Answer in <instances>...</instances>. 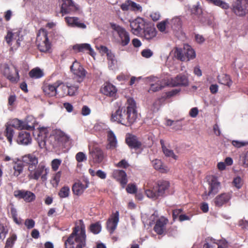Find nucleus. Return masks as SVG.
I'll use <instances>...</instances> for the list:
<instances>
[{
    "mask_svg": "<svg viewBox=\"0 0 248 248\" xmlns=\"http://www.w3.org/2000/svg\"><path fill=\"white\" fill-rule=\"evenodd\" d=\"M128 106L125 108L120 107L114 113H112L111 120L117 122L125 126H128L133 124L137 118L136 110V104L134 100H127Z\"/></svg>",
    "mask_w": 248,
    "mask_h": 248,
    "instance_id": "nucleus-1",
    "label": "nucleus"
},
{
    "mask_svg": "<svg viewBox=\"0 0 248 248\" xmlns=\"http://www.w3.org/2000/svg\"><path fill=\"white\" fill-rule=\"evenodd\" d=\"M86 234L83 221L78 220L75 222L72 232L64 242L65 248H84L86 246Z\"/></svg>",
    "mask_w": 248,
    "mask_h": 248,
    "instance_id": "nucleus-2",
    "label": "nucleus"
},
{
    "mask_svg": "<svg viewBox=\"0 0 248 248\" xmlns=\"http://www.w3.org/2000/svg\"><path fill=\"white\" fill-rule=\"evenodd\" d=\"M170 186V182L166 180H159L155 186L145 191L146 196L154 200L164 197Z\"/></svg>",
    "mask_w": 248,
    "mask_h": 248,
    "instance_id": "nucleus-3",
    "label": "nucleus"
},
{
    "mask_svg": "<svg viewBox=\"0 0 248 248\" xmlns=\"http://www.w3.org/2000/svg\"><path fill=\"white\" fill-rule=\"evenodd\" d=\"M36 44L38 49L43 52H47L51 48V43L48 40L47 32L45 29H40L37 34Z\"/></svg>",
    "mask_w": 248,
    "mask_h": 248,
    "instance_id": "nucleus-4",
    "label": "nucleus"
},
{
    "mask_svg": "<svg viewBox=\"0 0 248 248\" xmlns=\"http://www.w3.org/2000/svg\"><path fill=\"white\" fill-rule=\"evenodd\" d=\"M208 184L209 185L208 192L205 191L202 194V197L203 200H206L208 197L210 195H215L218 191L220 187V183L218 181L217 178L215 175H210L207 178Z\"/></svg>",
    "mask_w": 248,
    "mask_h": 248,
    "instance_id": "nucleus-5",
    "label": "nucleus"
},
{
    "mask_svg": "<svg viewBox=\"0 0 248 248\" xmlns=\"http://www.w3.org/2000/svg\"><path fill=\"white\" fill-rule=\"evenodd\" d=\"M28 177L30 179H34L38 180L40 177L43 181L47 179V174L48 170L46 166L42 164H40L32 169V170H29Z\"/></svg>",
    "mask_w": 248,
    "mask_h": 248,
    "instance_id": "nucleus-6",
    "label": "nucleus"
},
{
    "mask_svg": "<svg viewBox=\"0 0 248 248\" xmlns=\"http://www.w3.org/2000/svg\"><path fill=\"white\" fill-rule=\"evenodd\" d=\"M70 70L74 75V78L79 83L83 80L87 73L83 67L77 61L73 62L70 66Z\"/></svg>",
    "mask_w": 248,
    "mask_h": 248,
    "instance_id": "nucleus-7",
    "label": "nucleus"
},
{
    "mask_svg": "<svg viewBox=\"0 0 248 248\" xmlns=\"http://www.w3.org/2000/svg\"><path fill=\"white\" fill-rule=\"evenodd\" d=\"M132 32L137 36L140 35L146 27L145 21L143 18L138 17L130 21V24Z\"/></svg>",
    "mask_w": 248,
    "mask_h": 248,
    "instance_id": "nucleus-8",
    "label": "nucleus"
},
{
    "mask_svg": "<svg viewBox=\"0 0 248 248\" xmlns=\"http://www.w3.org/2000/svg\"><path fill=\"white\" fill-rule=\"evenodd\" d=\"M63 84L61 80H57L52 84L45 83L42 88L45 94L48 97L55 96L57 94V89Z\"/></svg>",
    "mask_w": 248,
    "mask_h": 248,
    "instance_id": "nucleus-9",
    "label": "nucleus"
},
{
    "mask_svg": "<svg viewBox=\"0 0 248 248\" xmlns=\"http://www.w3.org/2000/svg\"><path fill=\"white\" fill-rule=\"evenodd\" d=\"M189 81L187 77L182 74H179L174 78L169 79L166 82L167 86L171 87L187 86Z\"/></svg>",
    "mask_w": 248,
    "mask_h": 248,
    "instance_id": "nucleus-10",
    "label": "nucleus"
},
{
    "mask_svg": "<svg viewBox=\"0 0 248 248\" xmlns=\"http://www.w3.org/2000/svg\"><path fill=\"white\" fill-rule=\"evenodd\" d=\"M62 1L61 12L62 14L75 13L79 10L78 5L72 0H62Z\"/></svg>",
    "mask_w": 248,
    "mask_h": 248,
    "instance_id": "nucleus-11",
    "label": "nucleus"
},
{
    "mask_svg": "<svg viewBox=\"0 0 248 248\" xmlns=\"http://www.w3.org/2000/svg\"><path fill=\"white\" fill-rule=\"evenodd\" d=\"M119 221L118 211L112 213L106 222V228L110 234H112L115 231Z\"/></svg>",
    "mask_w": 248,
    "mask_h": 248,
    "instance_id": "nucleus-12",
    "label": "nucleus"
},
{
    "mask_svg": "<svg viewBox=\"0 0 248 248\" xmlns=\"http://www.w3.org/2000/svg\"><path fill=\"white\" fill-rule=\"evenodd\" d=\"M89 153L94 163H101L106 157L103 151L99 147H93L92 149H90Z\"/></svg>",
    "mask_w": 248,
    "mask_h": 248,
    "instance_id": "nucleus-13",
    "label": "nucleus"
},
{
    "mask_svg": "<svg viewBox=\"0 0 248 248\" xmlns=\"http://www.w3.org/2000/svg\"><path fill=\"white\" fill-rule=\"evenodd\" d=\"M14 74L7 64L4 65L3 74L6 78L12 82H17L19 79V75L18 69L14 66Z\"/></svg>",
    "mask_w": 248,
    "mask_h": 248,
    "instance_id": "nucleus-14",
    "label": "nucleus"
},
{
    "mask_svg": "<svg viewBox=\"0 0 248 248\" xmlns=\"http://www.w3.org/2000/svg\"><path fill=\"white\" fill-rule=\"evenodd\" d=\"M125 142L130 149L135 150L142 148V144L138 138L132 134H128L125 138Z\"/></svg>",
    "mask_w": 248,
    "mask_h": 248,
    "instance_id": "nucleus-15",
    "label": "nucleus"
},
{
    "mask_svg": "<svg viewBox=\"0 0 248 248\" xmlns=\"http://www.w3.org/2000/svg\"><path fill=\"white\" fill-rule=\"evenodd\" d=\"M116 31L119 36V43L123 46H127L130 42L129 33L124 28L120 26L117 28Z\"/></svg>",
    "mask_w": 248,
    "mask_h": 248,
    "instance_id": "nucleus-16",
    "label": "nucleus"
},
{
    "mask_svg": "<svg viewBox=\"0 0 248 248\" xmlns=\"http://www.w3.org/2000/svg\"><path fill=\"white\" fill-rule=\"evenodd\" d=\"M14 196L19 199H23L26 202H31L35 199V194L31 191L24 190L15 191Z\"/></svg>",
    "mask_w": 248,
    "mask_h": 248,
    "instance_id": "nucleus-17",
    "label": "nucleus"
},
{
    "mask_svg": "<svg viewBox=\"0 0 248 248\" xmlns=\"http://www.w3.org/2000/svg\"><path fill=\"white\" fill-rule=\"evenodd\" d=\"M20 32L17 31L13 33L12 31H8L4 39L8 45L11 46L12 45V41L14 40H16V46L19 47L20 45V42L22 41V37H20Z\"/></svg>",
    "mask_w": 248,
    "mask_h": 248,
    "instance_id": "nucleus-18",
    "label": "nucleus"
},
{
    "mask_svg": "<svg viewBox=\"0 0 248 248\" xmlns=\"http://www.w3.org/2000/svg\"><path fill=\"white\" fill-rule=\"evenodd\" d=\"M55 142L53 144L54 147H60L63 146L64 144L69 140V137L65 134L64 133L59 131L56 133L54 136Z\"/></svg>",
    "mask_w": 248,
    "mask_h": 248,
    "instance_id": "nucleus-19",
    "label": "nucleus"
},
{
    "mask_svg": "<svg viewBox=\"0 0 248 248\" xmlns=\"http://www.w3.org/2000/svg\"><path fill=\"white\" fill-rule=\"evenodd\" d=\"M31 137L30 133L21 131L18 133L16 141L18 144L27 145L31 142Z\"/></svg>",
    "mask_w": 248,
    "mask_h": 248,
    "instance_id": "nucleus-20",
    "label": "nucleus"
},
{
    "mask_svg": "<svg viewBox=\"0 0 248 248\" xmlns=\"http://www.w3.org/2000/svg\"><path fill=\"white\" fill-rule=\"evenodd\" d=\"M248 5L236 0L233 5V11L237 16H242L246 15L247 12Z\"/></svg>",
    "mask_w": 248,
    "mask_h": 248,
    "instance_id": "nucleus-21",
    "label": "nucleus"
},
{
    "mask_svg": "<svg viewBox=\"0 0 248 248\" xmlns=\"http://www.w3.org/2000/svg\"><path fill=\"white\" fill-rule=\"evenodd\" d=\"M22 161L28 165V170H32L33 168L37 166L38 163V158L33 154H28L23 156Z\"/></svg>",
    "mask_w": 248,
    "mask_h": 248,
    "instance_id": "nucleus-22",
    "label": "nucleus"
},
{
    "mask_svg": "<svg viewBox=\"0 0 248 248\" xmlns=\"http://www.w3.org/2000/svg\"><path fill=\"white\" fill-rule=\"evenodd\" d=\"M232 198V194L228 193H223L217 195L214 200L215 205L217 207H221L227 203Z\"/></svg>",
    "mask_w": 248,
    "mask_h": 248,
    "instance_id": "nucleus-23",
    "label": "nucleus"
},
{
    "mask_svg": "<svg viewBox=\"0 0 248 248\" xmlns=\"http://www.w3.org/2000/svg\"><path fill=\"white\" fill-rule=\"evenodd\" d=\"M168 222V220L163 217L157 219L154 227V231L159 235L162 234L166 230V225Z\"/></svg>",
    "mask_w": 248,
    "mask_h": 248,
    "instance_id": "nucleus-24",
    "label": "nucleus"
},
{
    "mask_svg": "<svg viewBox=\"0 0 248 248\" xmlns=\"http://www.w3.org/2000/svg\"><path fill=\"white\" fill-rule=\"evenodd\" d=\"M65 21L69 26L80 29H85L86 25L77 17H65Z\"/></svg>",
    "mask_w": 248,
    "mask_h": 248,
    "instance_id": "nucleus-25",
    "label": "nucleus"
},
{
    "mask_svg": "<svg viewBox=\"0 0 248 248\" xmlns=\"http://www.w3.org/2000/svg\"><path fill=\"white\" fill-rule=\"evenodd\" d=\"M101 92L106 96L115 98L117 90L112 84L107 83L101 89Z\"/></svg>",
    "mask_w": 248,
    "mask_h": 248,
    "instance_id": "nucleus-26",
    "label": "nucleus"
},
{
    "mask_svg": "<svg viewBox=\"0 0 248 248\" xmlns=\"http://www.w3.org/2000/svg\"><path fill=\"white\" fill-rule=\"evenodd\" d=\"M73 49L77 53L89 51V54L93 57L95 54L91 45L89 44H76L73 46Z\"/></svg>",
    "mask_w": 248,
    "mask_h": 248,
    "instance_id": "nucleus-27",
    "label": "nucleus"
},
{
    "mask_svg": "<svg viewBox=\"0 0 248 248\" xmlns=\"http://www.w3.org/2000/svg\"><path fill=\"white\" fill-rule=\"evenodd\" d=\"M113 176L118 181L123 187H124L127 183V175L125 172L123 170H115Z\"/></svg>",
    "mask_w": 248,
    "mask_h": 248,
    "instance_id": "nucleus-28",
    "label": "nucleus"
},
{
    "mask_svg": "<svg viewBox=\"0 0 248 248\" xmlns=\"http://www.w3.org/2000/svg\"><path fill=\"white\" fill-rule=\"evenodd\" d=\"M9 125H10L12 127L16 128V129H25L27 130H31L33 128V125H29L25 122H24L18 119H14Z\"/></svg>",
    "mask_w": 248,
    "mask_h": 248,
    "instance_id": "nucleus-29",
    "label": "nucleus"
},
{
    "mask_svg": "<svg viewBox=\"0 0 248 248\" xmlns=\"http://www.w3.org/2000/svg\"><path fill=\"white\" fill-rule=\"evenodd\" d=\"M156 35V31L155 28L146 26L142 34L140 35L147 40H150L154 38Z\"/></svg>",
    "mask_w": 248,
    "mask_h": 248,
    "instance_id": "nucleus-30",
    "label": "nucleus"
},
{
    "mask_svg": "<svg viewBox=\"0 0 248 248\" xmlns=\"http://www.w3.org/2000/svg\"><path fill=\"white\" fill-rule=\"evenodd\" d=\"M107 140L108 143L106 146L107 149H114L117 147V141L114 133L111 130L108 132Z\"/></svg>",
    "mask_w": 248,
    "mask_h": 248,
    "instance_id": "nucleus-31",
    "label": "nucleus"
},
{
    "mask_svg": "<svg viewBox=\"0 0 248 248\" xmlns=\"http://www.w3.org/2000/svg\"><path fill=\"white\" fill-rule=\"evenodd\" d=\"M170 54H172L178 60L182 62L186 61L184 48L175 47L171 50Z\"/></svg>",
    "mask_w": 248,
    "mask_h": 248,
    "instance_id": "nucleus-32",
    "label": "nucleus"
},
{
    "mask_svg": "<svg viewBox=\"0 0 248 248\" xmlns=\"http://www.w3.org/2000/svg\"><path fill=\"white\" fill-rule=\"evenodd\" d=\"M15 134L14 128L8 123L5 124V129L4 131V135L6 137L10 145H12L13 138Z\"/></svg>",
    "mask_w": 248,
    "mask_h": 248,
    "instance_id": "nucleus-33",
    "label": "nucleus"
},
{
    "mask_svg": "<svg viewBox=\"0 0 248 248\" xmlns=\"http://www.w3.org/2000/svg\"><path fill=\"white\" fill-rule=\"evenodd\" d=\"M152 165L156 170L161 173H166L168 171V168L163 165L162 162L159 159H155L152 161Z\"/></svg>",
    "mask_w": 248,
    "mask_h": 248,
    "instance_id": "nucleus-34",
    "label": "nucleus"
},
{
    "mask_svg": "<svg viewBox=\"0 0 248 248\" xmlns=\"http://www.w3.org/2000/svg\"><path fill=\"white\" fill-rule=\"evenodd\" d=\"M184 54L186 56V60L189 61L193 59L196 57L195 51L189 45H185L184 46Z\"/></svg>",
    "mask_w": 248,
    "mask_h": 248,
    "instance_id": "nucleus-35",
    "label": "nucleus"
},
{
    "mask_svg": "<svg viewBox=\"0 0 248 248\" xmlns=\"http://www.w3.org/2000/svg\"><path fill=\"white\" fill-rule=\"evenodd\" d=\"M87 187L80 182L76 183L72 186V191L74 194L79 196L82 194Z\"/></svg>",
    "mask_w": 248,
    "mask_h": 248,
    "instance_id": "nucleus-36",
    "label": "nucleus"
},
{
    "mask_svg": "<svg viewBox=\"0 0 248 248\" xmlns=\"http://www.w3.org/2000/svg\"><path fill=\"white\" fill-rule=\"evenodd\" d=\"M208 3L218 6L224 10L228 9L230 5L228 3L222 0H205Z\"/></svg>",
    "mask_w": 248,
    "mask_h": 248,
    "instance_id": "nucleus-37",
    "label": "nucleus"
},
{
    "mask_svg": "<svg viewBox=\"0 0 248 248\" xmlns=\"http://www.w3.org/2000/svg\"><path fill=\"white\" fill-rule=\"evenodd\" d=\"M218 79L220 83L226 85L228 87H230L232 83V80L230 76L227 74H224L222 76H218Z\"/></svg>",
    "mask_w": 248,
    "mask_h": 248,
    "instance_id": "nucleus-38",
    "label": "nucleus"
},
{
    "mask_svg": "<svg viewBox=\"0 0 248 248\" xmlns=\"http://www.w3.org/2000/svg\"><path fill=\"white\" fill-rule=\"evenodd\" d=\"M62 88L64 90H67V93L70 96H73L77 92L78 86L76 85H71V86H65L63 84L62 85ZM66 93H63L62 95H64Z\"/></svg>",
    "mask_w": 248,
    "mask_h": 248,
    "instance_id": "nucleus-39",
    "label": "nucleus"
},
{
    "mask_svg": "<svg viewBox=\"0 0 248 248\" xmlns=\"http://www.w3.org/2000/svg\"><path fill=\"white\" fill-rule=\"evenodd\" d=\"M29 76L31 78H39L44 76L42 70L38 68L32 69L29 73Z\"/></svg>",
    "mask_w": 248,
    "mask_h": 248,
    "instance_id": "nucleus-40",
    "label": "nucleus"
},
{
    "mask_svg": "<svg viewBox=\"0 0 248 248\" xmlns=\"http://www.w3.org/2000/svg\"><path fill=\"white\" fill-rule=\"evenodd\" d=\"M17 239V236L15 233H11L6 241L4 248H12L16 241Z\"/></svg>",
    "mask_w": 248,
    "mask_h": 248,
    "instance_id": "nucleus-41",
    "label": "nucleus"
},
{
    "mask_svg": "<svg viewBox=\"0 0 248 248\" xmlns=\"http://www.w3.org/2000/svg\"><path fill=\"white\" fill-rule=\"evenodd\" d=\"M167 85L166 83H164V84L162 83V81H160L158 82V81L157 83H155V84H152L151 85V87L150 89L149 90L148 92H150V91H152L153 92H158L161 89H162L163 88L165 87V86Z\"/></svg>",
    "mask_w": 248,
    "mask_h": 248,
    "instance_id": "nucleus-42",
    "label": "nucleus"
},
{
    "mask_svg": "<svg viewBox=\"0 0 248 248\" xmlns=\"http://www.w3.org/2000/svg\"><path fill=\"white\" fill-rule=\"evenodd\" d=\"M70 188L67 186H64L62 187L59 192L58 195L61 198H67L69 196Z\"/></svg>",
    "mask_w": 248,
    "mask_h": 248,
    "instance_id": "nucleus-43",
    "label": "nucleus"
},
{
    "mask_svg": "<svg viewBox=\"0 0 248 248\" xmlns=\"http://www.w3.org/2000/svg\"><path fill=\"white\" fill-rule=\"evenodd\" d=\"M90 231L94 234H98L101 230V226L99 222L92 224L90 226Z\"/></svg>",
    "mask_w": 248,
    "mask_h": 248,
    "instance_id": "nucleus-44",
    "label": "nucleus"
},
{
    "mask_svg": "<svg viewBox=\"0 0 248 248\" xmlns=\"http://www.w3.org/2000/svg\"><path fill=\"white\" fill-rule=\"evenodd\" d=\"M163 152L167 157H171L175 160L178 159V156L174 154L173 150L167 148L166 146H163Z\"/></svg>",
    "mask_w": 248,
    "mask_h": 248,
    "instance_id": "nucleus-45",
    "label": "nucleus"
},
{
    "mask_svg": "<svg viewBox=\"0 0 248 248\" xmlns=\"http://www.w3.org/2000/svg\"><path fill=\"white\" fill-rule=\"evenodd\" d=\"M8 232V229L6 225L0 222V240H4Z\"/></svg>",
    "mask_w": 248,
    "mask_h": 248,
    "instance_id": "nucleus-46",
    "label": "nucleus"
},
{
    "mask_svg": "<svg viewBox=\"0 0 248 248\" xmlns=\"http://www.w3.org/2000/svg\"><path fill=\"white\" fill-rule=\"evenodd\" d=\"M130 10L135 12H141L142 7L140 4L136 3L131 0H130Z\"/></svg>",
    "mask_w": 248,
    "mask_h": 248,
    "instance_id": "nucleus-47",
    "label": "nucleus"
},
{
    "mask_svg": "<svg viewBox=\"0 0 248 248\" xmlns=\"http://www.w3.org/2000/svg\"><path fill=\"white\" fill-rule=\"evenodd\" d=\"M191 15L193 16H195L198 18H200V16L202 14V9L198 6H194L191 9Z\"/></svg>",
    "mask_w": 248,
    "mask_h": 248,
    "instance_id": "nucleus-48",
    "label": "nucleus"
},
{
    "mask_svg": "<svg viewBox=\"0 0 248 248\" xmlns=\"http://www.w3.org/2000/svg\"><path fill=\"white\" fill-rule=\"evenodd\" d=\"M61 176V172H57L53 176L51 183L54 186H57L60 181V178Z\"/></svg>",
    "mask_w": 248,
    "mask_h": 248,
    "instance_id": "nucleus-49",
    "label": "nucleus"
},
{
    "mask_svg": "<svg viewBox=\"0 0 248 248\" xmlns=\"http://www.w3.org/2000/svg\"><path fill=\"white\" fill-rule=\"evenodd\" d=\"M126 190L128 193L135 194L137 192V187L134 184H129L127 186Z\"/></svg>",
    "mask_w": 248,
    "mask_h": 248,
    "instance_id": "nucleus-50",
    "label": "nucleus"
},
{
    "mask_svg": "<svg viewBox=\"0 0 248 248\" xmlns=\"http://www.w3.org/2000/svg\"><path fill=\"white\" fill-rule=\"evenodd\" d=\"M61 164V160L59 159H54L51 162L52 169L54 171H57Z\"/></svg>",
    "mask_w": 248,
    "mask_h": 248,
    "instance_id": "nucleus-51",
    "label": "nucleus"
},
{
    "mask_svg": "<svg viewBox=\"0 0 248 248\" xmlns=\"http://www.w3.org/2000/svg\"><path fill=\"white\" fill-rule=\"evenodd\" d=\"M23 165L22 164H16L14 167L15 170L14 175L18 176L23 171Z\"/></svg>",
    "mask_w": 248,
    "mask_h": 248,
    "instance_id": "nucleus-52",
    "label": "nucleus"
},
{
    "mask_svg": "<svg viewBox=\"0 0 248 248\" xmlns=\"http://www.w3.org/2000/svg\"><path fill=\"white\" fill-rule=\"evenodd\" d=\"M76 159L78 162H81L85 160H86L87 157L84 153L80 152L76 154Z\"/></svg>",
    "mask_w": 248,
    "mask_h": 248,
    "instance_id": "nucleus-53",
    "label": "nucleus"
},
{
    "mask_svg": "<svg viewBox=\"0 0 248 248\" xmlns=\"http://www.w3.org/2000/svg\"><path fill=\"white\" fill-rule=\"evenodd\" d=\"M232 144L235 147L239 148L248 144V142L238 140H232Z\"/></svg>",
    "mask_w": 248,
    "mask_h": 248,
    "instance_id": "nucleus-54",
    "label": "nucleus"
},
{
    "mask_svg": "<svg viewBox=\"0 0 248 248\" xmlns=\"http://www.w3.org/2000/svg\"><path fill=\"white\" fill-rule=\"evenodd\" d=\"M232 184L237 188L241 187L242 185V179L240 177H237L234 178Z\"/></svg>",
    "mask_w": 248,
    "mask_h": 248,
    "instance_id": "nucleus-55",
    "label": "nucleus"
},
{
    "mask_svg": "<svg viewBox=\"0 0 248 248\" xmlns=\"http://www.w3.org/2000/svg\"><path fill=\"white\" fill-rule=\"evenodd\" d=\"M25 225L28 229H31L34 227L35 222L32 219H27L25 220Z\"/></svg>",
    "mask_w": 248,
    "mask_h": 248,
    "instance_id": "nucleus-56",
    "label": "nucleus"
},
{
    "mask_svg": "<svg viewBox=\"0 0 248 248\" xmlns=\"http://www.w3.org/2000/svg\"><path fill=\"white\" fill-rule=\"evenodd\" d=\"M167 23H168L167 20L163 21L159 23L157 25V27L158 29L161 32L165 31V30L166 29V24Z\"/></svg>",
    "mask_w": 248,
    "mask_h": 248,
    "instance_id": "nucleus-57",
    "label": "nucleus"
},
{
    "mask_svg": "<svg viewBox=\"0 0 248 248\" xmlns=\"http://www.w3.org/2000/svg\"><path fill=\"white\" fill-rule=\"evenodd\" d=\"M153 54V52L149 49H144L141 51V55L146 58L151 57Z\"/></svg>",
    "mask_w": 248,
    "mask_h": 248,
    "instance_id": "nucleus-58",
    "label": "nucleus"
},
{
    "mask_svg": "<svg viewBox=\"0 0 248 248\" xmlns=\"http://www.w3.org/2000/svg\"><path fill=\"white\" fill-rule=\"evenodd\" d=\"M130 0H127L122 3L120 6L121 9L124 11L130 10Z\"/></svg>",
    "mask_w": 248,
    "mask_h": 248,
    "instance_id": "nucleus-59",
    "label": "nucleus"
},
{
    "mask_svg": "<svg viewBox=\"0 0 248 248\" xmlns=\"http://www.w3.org/2000/svg\"><path fill=\"white\" fill-rule=\"evenodd\" d=\"M180 91V89H173L170 91L166 93V96L168 98H170L178 94Z\"/></svg>",
    "mask_w": 248,
    "mask_h": 248,
    "instance_id": "nucleus-60",
    "label": "nucleus"
},
{
    "mask_svg": "<svg viewBox=\"0 0 248 248\" xmlns=\"http://www.w3.org/2000/svg\"><path fill=\"white\" fill-rule=\"evenodd\" d=\"M199 110L197 108H192L189 113V115L192 118H195L198 114Z\"/></svg>",
    "mask_w": 248,
    "mask_h": 248,
    "instance_id": "nucleus-61",
    "label": "nucleus"
},
{
    "mask_svg": "<svg viewBox=\"0 0 248 248\" xmlns=\"http://www.w3.org/2000/svg\"><path fill=\"white\" fill-rule=\"evenodd\" d=\"M195 38L196 41L199 44H202L205 41L204 38L202 35L196 34L195 35Z\"/></svg>",
    "mask_w": 248,
    "mask_h": 248,
    "instance_id": "nucleus-62",
    "label": "nucleus"
},
{
    "mask_svg": "<svg viewBox=\"0 0 248 248\" xmlns=\"http://www.w3.org/2000/svg\"><path fill=\"white\" fill-rule=\"evenodd\" d=\"M95 174L96 176L102 179H104L106 178V173L100 170H97Z\"/></svg>",
    "mask_w": 248,
    "mask_h": 248,
    "instance_id": "nucleus-63",
    "label": "nucleus"
},
{
    "mask_svg": "<svg viewBox=\"0 0 248 248\" xmlns=\"http://www.w3.org/2000/svg\"><path fill=\"white\" fill-rule=\"evenodd\" d=\"M91 112V110L87 106H84L82 108L81 113L84 116L89 115Z\"/></svg>",
    "mask_w": 248,
    "mask_h": 248,
    "instance_id": "nucleus-64",
    "label": "nucleus"
}]
</instances>
